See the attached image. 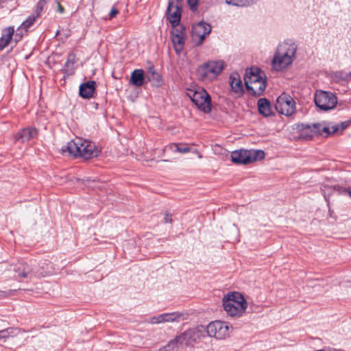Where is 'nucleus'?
I'll return each mask as SVG.
<instances>
[{
	"mask_svg": "<svg viewBox=\"0 0 351 351\" xmlns=\"http://www.w3.org/2000/svg\"><path fill=\"white\" fill-rule=\"evenodd\" d=\"M205 327L199 325L191 328L171 339L166 346L168 351H179L185 347H193L206 337Z\"/></svg>",
	"mask_w": 351,
	"mask_h": 351,
	"instance_id": "1",
	"label": "nucleus"
},
{
	"mask_svg": "<svg viewBox=\"0 0 351 351\" xmlns=\"http://www.w3.org/2000/svg\"><path fill=\"white\" fill-rule=\"evenodd\" d=\"M61 150L63 154L67 153L69 156L80 157L86 160L97 157L100 152L95 143L81 138H75L68 142L62 146Z\"/></svg>",
	"mask_w": 351,
	"mask_h": 351,
	"instance_id": "2",
	"label": "nucleus"
},
{
	"mask_svg": "<svg viewBox=\"0 0 351 351\" xmlns=\"http://www.w3.org/2000/svg\"><path fill=\"white\" fill-rule=\"evenodd\" d=\"M298 46L295 42L288 40L278 45L272 60V66L276 70H282L293 62Z\"/></svg>",
	"mask_w": 351,
	"mask_h": 351,
	"instance_id": "3",
	"label": "nucleus"
},
{
	"mask_svg": "<svg viewBox=\"0 0 351 351\" xmlns=\"http://www.w3.org/2000/svg\"><path fill=\"white\" fill-rule=\"evenodd\" d=\"M224 67L223 60L209 61L198 67L197 75L202 81H211L221 73Z\"/></svg>",
	"mask_w": 351,
	"mask_h": 351,
	"instance_id": "4",
	"label": "nucleus"
},
{
	"mask_svg": "<svg viewBox=\"0 0 351 351\" xmlns=\"http://www.w3.org/2000/svg\"><path fill=\"white\" fill-rule=\"evenodd\" d=\"M186 95L199 110L204 113L211 111L210 96L204 89H189Z\"/></svg>",
	"mask_w": 351,
	"mask_h": 351,
	"instance_id": "5",
	"label": "nucleus"
},
{
	"mask_svg": "<svg viewBox=\"0 0 351 351\" xmlns=\"http://www.w3.org/2000/svg\"><path fill=\"white\" fill-rule=\"evenodd\" d=\"M265 158L263 150H235L231 153L232 162L238 165H247Z\"/></svg>",
	"mask_w": 351,
	"mask_h": 351,
	"instance_id": "6",
	"label": "nucleus"
},
{
	"mask_svg": "<svg viewBox=\"0 0 351 351\" xmlns=\"http://www.w3.org/2000/svg\"><path fill=\"white\" fill-rule=\"evenodd\" d=\"M314 101L315 106L324 111L333 109L337 104V97L333 93L324 90L316 92Z\"/></svg>",
	"mask_w": 351,
	"mask_h": 351,
	"instance_id": "7",
	"label": "nucleus"
},
{
	"mask_svg": "<svg viewBox=\"0 0 351 351\" xmlns=\"http://www.w3.org/2000/svg\"><path fill=\"white\" fill-rule=\"evenodd\" d=\"M276 110L285 116H291L295 112V102L292 97L286 93L281 94L276 100Z\"/></svg>",
	"mask_w": 351,
	"mask_h": 351,
	"instance_id": "8",
	"label": "nucleus"
},
{
	"mask_svg": "<svg viewBox=\"0 0 351 351\" xmlns=\"http://www.w3.org/2000/svg\"><path fill=\"white\" fill-rule=\"evenodd\" d=\"M228 325L221 321L212 322L205 327L206 336L216 339H224L228 335Z\"/></svg>",
	"mask_w": 351,
	"mask_h": 351,
	"instance_id": "9",
	"label": "nucleus"
},
{
	"mask_svg": "<svg viewBox=\"0 0 351 351\" xmlns=\"http://www.w3.org/2000/svg\"><path fill=\"white\" fill-rule=\"evenodd\" d=\"M182 11V6L179 0L169 1L167 14V19L172 27H176L180 25Z\"/></svg>",
	"mask_w": 351,
	"mask_h": 351,
	"instance_id": "10",
	"label": "nucleus"
},
{
	"mask_svg": "<svg viewBox=\"0 0 351 351\" xmlns=\"http://www.w3.org/2000/svg\"><path fill=\"white\" fill-rule=\"evenodd\" d=\"M265 77H266L264 73L259 68L252 67L250 69H247L244 76L245 86H248Z\"/></svg>",
	"mask_w": 351,
	"mask_h": 351,
	"instance_id": "11",
	"label": "nucleus"
},
{
	"mask_svg": "<svg viewBox=\"0 0 351 351\" xmlns=\"http://www.w3.org/2000/svg\"><path fill=\"white\" fill-rule=\"evenodd\" d=\"M211 32V26L209 23L200 21L197 23L193 28V34L198 36L200 39L199 43H202L206 36Z\"/></svg>",
	"mask_w": 351,
	"mask_h": 351,
	"instance_id": "12",
	"label": "nucleus"
},
{
	"mask_svg": "<svg viewBox=\"0 0 351 351\" xmlns=\"http://www.w3.org/2000/svg\"><path fill=\"white\" fill-rule=\"evenodd\" d=\"M223 306L228 315L230 317H241L246 310L244 306H237L224 298H223Z\"/></svg>",
	"mask_w": 351,
	"mask_h": 351,
	"instance_id": "13",
	"label": "nucleus"
},
{
	"mask_svg": "<svg viewBox=\"0 0 351 351\" xmlns=\"http://www.w3.org/2000/svg\"><path fill=\"white\" fill-rule=\"evenodd\" d=\"M313 128H314L315 134H322V132H324L326 134V136H328L339 130V125H333L330 126L326 122L313 123Z\"/></svg>",
	"mask_w": 351,
	"mask_h": 351,
	"instance_id": "14",
	"label": "nucleus"
},
{
	"mask_svg": "<svg viewBox=\"0 0 351 351\" xmlns=\"http://www.w3.org/2000/svg\"><path fill=\"white\" fill-rule=\"evenodd\" d=\"M37 135V130L35 128L29 127L20 130L16 135V139L21 143H25L36 138Z\"/></svg>",
	"mask_w": 351,
	"mask_h": 351,
	"instance_id": "15",
	"label": "nucleus"
},
{
	"mask_svg": "<svg viewBox=\"0 0 351 351\" xmlns=\"http://www.w3.org/2000/svg\"><path fill=\"white\" fill-rule=\"evenodd\" d=\"M182 314L178 313H163L158 316H154L150 319L151 324H160L163 322H169L178 320Z\"/></svg>",
	"mask_w": 351,
	"mask_h": 351,
	"instance_id": "16",
	"label": "nucleus"
},
{
	"mask_svg": "<svg viewBox=\"0 0 351 351\" xmlns=\"http://www.w3.org/2000/svg\"><path fill=\"white\" fill-rule=\"evenodd\" d=\"M96 87L95 81H88L80 86L79 94L84 99H90L93 97Z\"/></svg>",
	"mask_w": 351,
	"mask_h": 351,
	"instance_id": "17",
	"label": "nucleus"
},
{
	"mask_svg": "<svg viewBox=\"0 0 351 351\" xmlns=\"http://www.w3.org/2000/svg\"><path fill=\"white\" fill-rule=\"evenodd\" d=\"M266 88V77L246 86L247 92L255 97L261 95Z\"/></svg>",
	"mask_w": 351,
	"mask_h": 351,
	"instance_id": "18",
	"label": "nucleus"
},
{
	"mask_svg": "<svg viewBox=\"0 0 351 351\" xmlns=\"http://www.w3.org/2000/svg\"><path fill=\"white\" fill-rule=\"evenodd\" d=\"M230 85L232 91L237 94L241 95L244 92L242 81L237 73H233L230 75Z\"/></svg>",
	"mask_w": 351,
	"mask_h": 351,
	"instance_id": "19",
	"label": "nucleus"
},
{
	"mask_svg": "<svg viewBox=\"0 0 351 351\" xmlns=\"http://www.w3.org/2000/svg\"><path fill=\"white\" fill-rule=\"evenodd\" d=\"M224 299L228 300L230 303L235 304V305L241 306H244L245 308L247 307V303L243 295L239 292H232L224 296Z\"/></svg>",
	"mask_w": 351,
	"mask_h": 351,
	"instance_id": "20",
	"label": "nucleus"
},
{
	"mask_svg": "<svg viewBox=\"0 0 351 351\" xmlns=\"http://www.w3.org/2000/svg\"><path fill=\"white\" fill-rule=\"evenodd\" d=\"M146 78L151 82L153 86L160 87L162 85L163 80L162 76L156 71L153 66L149 67Z\"/></svg>",
	"mask_w": 351,
	"mask_h": 351,
	"instance_id": "21",
	"label": "nucleus"
},
{
	"mask_svg": "<svg viewBox=\"0 0 351 351\" xmlns=\"http://www.w3.org/2000/svg\"><path fill=\"white\" fill-rule=\"evenodd\" d=\"M130 83L135 86H141L145 83V76L143 69H135L130 76Z\"/></svg>",
	"mask_w": 351,
	"mask_h": 351,
	"instance_id": "22",
	"label": "nucleus"
},
{
	"mask_svg": "<svg viewBox=\"0 0 351 351\" xmlns=\"http://www.w3.org/2000/svg\"><path fill=\"white\" fill-rule=\"evenodd\" d=\"M14 33V27H9L3 30L0 38V51L5 49L10 43Z\"/></svg>",
	"mask_w": 351,
	"mask_h": 351,
	"instance_id": "23",
	"label": "nucleus"
},
{
	"mask_svg": "<svg viewBox=\"0 0 351 351\" xmlns=\"http://www.w3.org/2000/svg\"><path fill=\"white\" fill-rule=\"evenodd\" d=\"M258 110L260 114L267 117L272 114L271 106L269 101L266 98H261L258 99Z\"/></svg>",
	"mask_w": 351,
	"mask_h": 351,
	"instance_id": "24",
	"label": "nucleus"
},
{
	"mask_svg": "<svg viewBox=\"0 0 351 351\" xmlns=\"http://www.w3.org/2000/svg\"><path fill=\"white\" fill-rule=\"evenodd\" d=\"M76 62V55L73 52L69 53L67 56L66 61L64 64V68L63 69L64 73L69 75L74 71V65Z\"/></svg>",
	"mask_w": 351,
	"mask_h": 351,
	"instance_id": "25",
	"label": "nucleus"
},
{
	"mask_svg": "<svg viewBox=\"0 0 351 351\" xmlns=\"http://www.w3.org/2000/svg\"><path fill=\"white\" fill-rule=\"evenodd\" d=\"M25 332L24 330H22L19 328H8L4 330H0V341L1 340H5V339L10 337H15L17 336L19 334Z\"/></svg>",
	"mask_w": 351,
	"mask_h": 351,
	"instance_id": "26",
	"label": "nucleus"
},
{
	"mask_svg": "<svg viewBox=\"0 0 351 351\" xmlns=\"http://www.w3.org/2000/svg\"><path fill=\"white\" fill-rule=\"evenodd\" d=\"M22 266L23 267H19L17 269H14L16 273L14 277L18 280L30 278L32 276L31 269L28 267H25L24 265H22Z\"/></svg>",
	"mask_w": 351,
	"mask_h": 351,
	"instance_id": "27",
	"label": "nucleus"
},
{
	"mask_svg": "<svg viewBox=\"0 0 351 351\" xmlns=\"http://www.w3.org/2000/svg\"><path fill=\"white\" fill-rule=\"evenodd\" d=\"M186 36L176 35L175 37H172V43L173 44L174 49L177 53H180L184 47Z\"/></svg>",
	"mask_w": 351,
	"mask_h": 351,
	"instance_id": "28",
	"label": "nucleus"
},
{
	"mask_svg": "<svg viewBox=\"0 0 351 351\" xmlns=\"http://www.w3.org/2000/svg\"><path fill=\"white\" fill-rule=\"evenodd\" d=\"M38 17V16L36 14L29 16L28 18L22 23L21 27L17 29V32H22L23 30L27 32V29L34 23Z\"/></svg>",
	"mask_w": 351,
	"mask_h": 351,
	"instance_id": "29",
	"label": "nucleus"
},
{
	"mask_svg": "<svg viewBox=\"0 0 351 351\" xmlns=\"http://www.w3.org/2000/svg\"><path fill=\"white\" fill-rule=\"evenodd\" d=\"M255 0H226V3L234 6L244 7L253 3Z\"/></svg>",
	"mask_w": 351,
	"mask_h": 351,
	"instance_id": "30",
	"label": "nucleus"
},
{
	"mask_svg": "<svg viewBox=\"0 0 351 351\" xmlns=\"http://www.w3.org/2000/svg\"><path fill=\"white\" fill-rule=\"evenodd\" d=\"M169 148L173 150V148L176 149V151L182 154L188 153L190 152L191 149L189 147L186 145H180L177 143H172L169 145Z\"/></svg>",
	"mask_w": 351,
	"mask_h": 351,
	"instance_id": "31",
	"label": "nucleus"
},
{
	"mask_svg": "<svg viewBox=\"0 0 351 351\" xmlns=\"http://www.w3.org/2000/svg\"><path fill=\"white\" fill-rule=\"evenodd\" d=\"M314 131H308L306 130L305 132H300V134L298 136V138L302 141H310L313 139Z\"/></svg>",
	"mask_w": 351,
	"mask_h": 351,
	"instance_id": "32",
	"label": "nucleus"
},
{
	"mask_svg": "<svg viewBox=\"0 0 351 351\" xmlns=\"http://www.w3.org/2000/svg\"><path fill=\"white\" fill-rule=\"evenodd\" d=\"M176 35L186 36L185 28L182 25L180 26L179 25L176 27H173L171 36L172 37H175Z\"/></svg>",
	"mask_w": 351,
	"mask_h": 351,
	"instance_id": "33",
	"label": "nucleus"
},
{
	"mask_svg": "<svg viewBox=\"0 0 351 351\" xmlns=\"http://www.w3.org/2000/svg\"><path fill=\"white\" fill-rule=\"evenodd\" d=\"M297 129L300 131V132H305L306 130H313L315 132L314 128H313V124L309 125L306 123H299L297 125Z\"/></svg>",
	"mask_w": 351,
	"mask_h": 351,
	"instance_id": "34",
	"label": "nucleus"
},
{
	"mask_svg": "<svg viewBox=\"0 0 351 351\" xmlns=\"http://www.w3.org/2000/svg\"><path fill=\"white\" fill-rule=\"evenodd\" d=\"M334 190L338 191L339 193L348 195L350 197H351V187L343 188L339 186H335Z\"/></svg>",
	"mask_w": 351,
	"mask_h": 351,
	"instance_id": "35",
	"label": "nucleus"
},
{
	"mask_svg": "<svg viewBox=\"0 0 351 351\" xmlns=\"http://www.w3.org/2000/svg\"><path fill=\"white\" fill-rule=\"evenodd\" d=\"M16 289H9L8 291H0V300L7 298L11 295H14L16 292Z\"/></svg>",
	"mask_w": 351,
	"mask_h": 351,
	"instance_id": "36",
	"label": "nucleus"
},
{
	"mask_svg": "<svg viewBox=\"0 0 351 351\" xmlns=\"http://www.w3.org/2000/svg\"><path fill=\"white\" fill-rule=\"evenodd\" d=\"M45 0H39L36 4V15L39 16L40 12L43 11V8L45 5Z\"/></svg>",
	"mask_w": 351,
	"mask_h": 351,
	"instance_id": "37",
	"label": "nucleus"
},
{
	"mask_svg": "<svg viewBox=\"0 0 351 351\" xmlns=\"http://www.w3.org/2000/svg\"><path fill=\"white\" fill-rule=\"evenodd\" d=\"M189 8L192 12H195L197 9L198 0H187Z\"/></svg>",
	"mask_w": 351,
	"mask_h": 351,
	"instance_id": "38",
	"label": "nucleus"
},
{
	"mask_svg": "<svg viewBox=\"0 0 351 351\" xmlns=\"http://www.w3.org/2000/svg\"><path fill=\"white\" fill-rule=\"evenodd\" d=\"M119 13V10L117 8H116L115 6H113L111 10H110V12L109 13V18L110 19H112L113 18H114L117 14Z\"/></svg>",
	"mask_w": 351,
	"mask_h": 351,
	"instance_id": "39",
	"label": "nucleus"
},
{
	"mask_svg": "<svg viewBox=\"0 0 351 351\" xmlns=\"http://www.w3.org/2000/svg\"><path fill=\"white\" fill-rule=\"evenodd\" d=\"M164 221L165 223H171L173 221L171 214L167 212L165 215Z\"/></svg>",
	"mask_w": 351,
	"mask_h": 351,
	"instance_id": "40",
	"label": "nucleus"
},
{
	"mask_svg": "<svg viewBox=\"0 0 351 351\" xmlns=\"http://www.w3.org/2000/svg\"><path fill=\"white\" fill-rule=\"evenodd\" d=\"M324 199H325L326 202H327L328 207L330 208L329 196L327 195L325 192H324ZM328 212H329V215L331 216L332 215V210H330V208H328Z\"/></svg>",
	"mask_w": 351,
	"mask_h": 351,
	"instance_id": "41",
	"label": "nucleus"
},
{
	"mask_svg": "<svg viewBox=\"0 0 351 351\" xmlns=\"http://www.w3.org/2000/svg\"><path fill=\"white\" fill-rule=\"evenodd\" d=\"M13 36H14V39L16 43L19 41L21 39V38H22V36H21V33H18V32H16Z\"/></svg>",
	"mask_w": 351,
	"mask_h": 351,
	"instance_id": "42",
	"label": "nucleus"
},
{
	"mask_svg": "<svg viewBox=\"0 0 351 351\" xmlns=\"http://www.w3.org/2000/svg\"><path fill=\"white\" fill-rule=\"evenodd\" d=\"M341 130H343L344 129H346L348 127V123L347 122H342L341 123Z\"/></svg>",
	"mask_w": 351,
	"mask_h": 351,
	"instance_id": "43",
	"label": "nucleus"
},
{
	"mask_svg": "<svg viewBox=\"0 0 351 351\" xmlns=\"http://www.w3.org/2000/svg\"><path fill=\"white\" fill-rule=\"evenodd\" d=\"M350 76H351V72H350Z\"/></svg>",
	"mask_w": 351,
	"mask_h": 351,
	"instance_id": "44",
	"label": "nucleus"
}]
</instances>
